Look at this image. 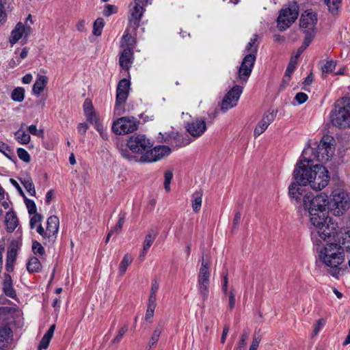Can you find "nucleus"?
<instances>
[{
    "label": "nucleus",
    "mask_w": 350,
    "mask_h": 350,
    "mask_svg": "<svg viewBox=\"0 0 350 350\" xmlns=\"http://www.w3.org/2000/svg\"><path fill=\"white\" fill-rule=\"evenodd\" d=\"M118 12V7L114 5L106 4L103 11V14L105 17H109Z\"/></svg>",
    "instance_id": "a18cd8bd"
},
{
    "label": "nucleus",
    "mask_w": 350,
    "mask_h": 350,
    "mask_svg": "<svg viewBox=\"0 0 350 350\" xmlns=\"http://www.w3.org/2000/svg\"><path fill=\"white\" fill-rule=\"evenodd\" d=\"M260 340H261L260 336H254L252 345L250 347V350H257Z\"/></svg>",
    "instance_id": "774afa93"
},
{
    "label": "nucleus",
    "mask_w": 350,
    "mask_h": 350,
    "mask_svg": "<svg viewBox=\"0 0 350 350\" xmlns=\"http://www.w3.org/2000/svg\"><path fill=\"white\" fill-rule=\"evenodd\" d=\"M249 333L244 332L240 338L239 345L236 350H245L246 346V341L247 340Z\"/></svg>",
    "instance_id": "6e6d98bb"
},
{
    "label": "nucleus",
    "mask_w": 350,
    "mask_h": 350,
    "mask_svg": "<svg viewBox=\"0 0 350 350\" xmlns=\"http://www.w3.org/2000/svg\"><path fill=\"white\" fill-rule=\"evenodd\" d=\"M152 145V142L143 134L133 135L126 142V146L132 152L142 154L146 153Z\"/></svg>",
    "instance_id": "6e6552de"
},
{
    "label": "nucleus",
    "mask_w": 350,
    "mask_h": 350,
    "mask_svg": "<svg viewBox=\"0 0 350 350\" xmlns=\"http://www.w3.org/2000/svg\"><path fill=\"white\" fill-rule=\"evenodd\" d=\"M42 219V215L39 213H33V216L31 217L29 225L31 229L34 228L36 224L39 223Z\"/></svg>",
    "instance_id": "0e129e2a"
},
{
    "label": "nucleus",
    "mask_w": 350,
    "mask_h": 350,
    "mask_svg": "<svg viewBox=\"0 0 350 350\" xmlns=\"http://www.w3.org/2000/svg\"><path fill=\"white\" fill-rule=\"evenodd\" d=\"M164 142L175 148L188 145L191 143V139L178 133H172L165 139Z\"/></svg>",
    "instance_id": "412c9836"
},
{
    "label": "nucleus",
    "mask_w": 350,
    "mask_h": 350,
    "mask_svg": "<svg viewBox=\"0 0 350 350\" xmlns=\"http://www.w3.org/2000/svg\"><path fill=\"white\" fill-rule=\"evenodd\" d=\"M25 204L27 206V208L28 210V213L30 215H32L33 213H36V206L35 202L32 200H29L25 198Z\"/></svg>",
    "instance_id": "13d9d810"
},
{
    "label": "nucleus",
    "mask_w": 350,
    "mask_h": 350,
    "mask_svg": "<svg viewBox=\"0 0 350 350\" xmlns=\"http://www.w3.org/2000/svg\"><path fill=\"white\" fill-rule=\"evenodd\" d=\"M336 62L334 60L327 61L326 63L321 67L323 73L332 72L336 68Z\"/></svg>",
    "instance_id": "49530a36"
},
{
    "label": "nucleus",
    "mask_w": 350,
    "mask_h": 350,
    "mask_svg": "<svg viewBox=\"0 0 350 350\" xmlns=\"http://www.w3.org/2000/svg\"><path fill=\"white\" fill-rule=\"evenodd\" d=\"M170 152L171 148L169 146H157L153 148H150L146 153L143 154L139 159V161L142 163L154 162L169 155Z\"/></svg>",
    "instance_id": "4468645a"
},
{
    "label": "nucleus",
    "mask_w": 350,
    "mask_h": 350,
    "mask_svg": "<svg viewBox=\"0 0 350 350\" xmlns=\"http://www.w3.org/2000/svg\"><path fill=\"white\" fill-rule=\"evenodd\" d=\"M202 202V192L197 191L192 195L191 206L193 212L198 213Z\"/></svg>",
    "instance_id": "c756f323"
},
{
    "label": "nucleus",
    "mask_w": 350,
    "mask_h": 350,
    "mask_svg": "<svg viewBox=\"0 0 350 350\" xmlns=\"http://www.w3.org/2000/svg\"><path fill=\"white\" fill-rule=\"evenodd\" d=\"M229 301L228 308L231 310L234 308L235 306V291L234 288H231L229 293H228Z\"/></svg>",
    "instance_id": "e2e57ef3"
},
{
    "label": "nucleus",
    "mask_w": 350,
    "mask_h": 350,
    "mask_svg": "<svg viewBox=\"0 0 350 350\" xmlns=\"http://www.w3.org/2000/svg\"><path fill=\"white\" fill-rule=\"evenodd\" d=\"M138 122L135 117H122L113 123L112 131L118 135L133 133L137 129Z\"/></svg>",
    "instance_id": "9b49d317"
},
{
    "label": "nucleus",
    "mask_w": 350,
    "mask_h": 350,
    "mask_svg": "<svg viewBox=\"0 0 350 350\" xmlns=\"http://www.w3.org/2000/svg\"><path fill=\"white\" fill-rule=\"evenodd\" d=\"M307 150H304L301 159L299 163L297 164L294 172H293V177L296 180L297 183L299 185L306 186L308 185V183H305L300 182L299 178H310V176L312 177L313 175H315L314 173L315 169L314 165L312 167L310 165L312 164L313 160L311 159H307L305 155L307 154Z\"/></svg>",
    "instance_id": "423d86ee"
},
{
    "label": "nucleus",
    "mask_w": 350,
    "mask_h": 350,
    "mask_svg": "<svg viewBox=\"0 0 350 350\" xmlns=\"http://www.w3.org/2000/svg\"><path fill=\"white\" fill-rule=\"evenodd\" d=\"M147 5L143 0H134L129 5V25L136 30L139 25L141 18L144 12V5Z\"/></svg>",
    "instance_id": "f8f14e48"
},
{
    "label": "nucleus",
    "mask_w": 350,
    "mask_h": 350,
    "mask_svg": "<svg viewBox=\"0 0 350 350\" xmlns=\"http://www.w3.org/2000/svg\"><path fill=\"white\" fill-rule=\"evenodd\" d=\"M342 0H325L329 11L334 12L338 10Z\"/></svg>",
    "instance_id": "8fccbe9b"
},
{
    "label": "nucleus",
    "mask_w": 350,
    "mask_h": 350,
    "mask_svg": "<svg viewBox=\"0 0 350 350\" xmlns=\"http://www.w3.org/2000/svg\"><path fill=\"white\" fill-rule=\"evenodd\" d=\"M84 113L87 120L92 124H97L98 118L94 111L92 101L90 99H85L83 103Z\"/></svg>",
    "instance_id": "5701e85b"
},
{
    "label": "nucleus",
    "mask_w": 350,
    "mask_h": 350,
    "mask_svg": "<svg viewBox=\"0 0 350 350\" xmlns=\"http://www.w3.org/2000/svg\"><path fill=\"white\" fill-rule=\"evenodd\" d=\"M40 268L41 263L36 257H31L27 264V269L31 273L37 272L40 269Z\"/></svg>",
    "instance_id": "f704fd0d"
},
{
    "label": "nucleus",
    "mask_w": 350,
    "mask_h": 350,
    "mask_svg": "<svg viewBox=\"0 0 350 350\" xmlns=\"http://www.w3.org/2000/svg\"><path fill=\"white\" fill-rule=\"evenodd\" d=\"M325 324V320L324 319H319L317 323L314 325V330L312 332V336H316L318 334L321 328L324 327Z\"/></svg>",
    "instance_id": "680f3d73"
},
{
    "label": "nucleus",
    "mask_w": 350,
    "mask_h": 350,
    "mask_svg": "<svg viewBox=\"0 0 350 350\" xmlns=\"http://www.w3.org/2000/svg\"><path fill=\"white\" fill-rule=\"evenodd\" d=\"M32 250L35 254H40L41 256H42L45 252L42 245L36 241L33 242Z\"/></svg>",
    "instance_id": "4d7b16f0"
},
{
    "label": "nucleus",
    "mask_w": 350,
    "mask_h": 350,
    "mask_svg": "<svg viewBox=\"0 0 350 350\" xmlns=\"http://www.w3.org/2000/svg\"><path fill=\"white\" fill-rule=\"evenodd\" d=\"M16 257V250L11 249L8 250L6 259V270L8 271H12L14 269V263Z\"/></svg>",
    "instance_id": "473e14b6"
},
{
    "label": "nucleus",
    "mask_w": 350,
    "mask_h": 350,
    "mask_svg": "<svg viewBox=\"0 0 350 350\" xmlns=\"http://www.w3.org/2000/svg\"><path fill=\"white\" fill-rule=\"evenodd\" d=\"M155 237L156 235L152 234L151 232H149L148 234H146L144 243V252H148V250L153 243Z\"/></svg>",
    "instance_id": "09e8293b"
},
{
    "label": "nucleus",
    "mask_w": 350,
    "mask_h": 350,
    "mask_svg": "<svg viewBox=\"0 0 350 350\" xmlns=\"http://www.w3.org/2000/svg\"><path fill=\"white\" fill-rule=\"evenodd\" d=\"M258 35L254 34L253 38L250 39V42L247 44L245 47V51L248 52V54H254L256 56V53L258 51V44H256L258 40Z\"/></svg>",
    "instance_id": "72a5a7b5"
},
{
    "label": "nucleus",
    "mask_w": 350,
    "mask_h": 350,
    "mask_svg": "<svg viewBox=\"0 0 350 350\" xmlns=\"http://www.w3.org/2000/svg\"><path fill=\"white\" fill-rule=\"evenodd\" d=\"M328 196L322 193L315 197L305 195L304 198L303 211L301 208L299 213L301 216H308L312 226L315 228L311 232L313 243L319 245L321 241L334 237L337 233L338 224L328 215Z\"/></svg>",
    "instance_id": "f257e3e1"
},
{
    "label": "nucleus",
    "mask_w": 350,
    "mask_h": 350,
    "mask_svg": "<svg viewBox=\"0 0 350 350\" xmlns=\"http://www.w3.org/2000/svg\"><path fill=\"white\" fill-rule=\"evenodd\" d=\"M59 218L55 215L50 216L46 222V234L48 235V245L54 243L57 238L59 229Z\"/></svg>",
    "instance_id": "a211bd4d"
},
{
    "label": "nucleus",
    "mask_w": 350,
    "mask_h": 350,
    "mask_svg": "<svg viewBox=\"0 0 350 350\" xmlns=\"http://www.w3.org/2000/svg\"><path fill=\"white\" fill-rule=\"evenodd\" d=\"M5 224L9 232H13L18 226V218L13 212H8L5 215Z\"/></svg>",
    "instance_id": "c85d7f7f"
},
{
    "label": "nucleus",
    "mask_w": 350,
    "mask_h": 350,
    "mask_svg": "<svg viewBox=\"0 0 350 350\" xmlns=\"http://www.w3.org/2000/svg\"><path fill=\"white\" fill-rule=\"evenodd\" d=\"M129 88L130 81L129 80H127L126 79H123L119 81L116 90V109L122 104L126 102L129 95Z\"/></svg>",
    "instance_id": "f3484780"
},
{
    "label": "nucleus",
    "mask_w": 350,
    "mask_h": 350,
    "mask_svg": "<svg viewBox=\"0 0 350 350\" xmlns=\"http://www.w3.org/2000/svg\"><path fill=\"white\" fill-rule=\"evenodd\" d=\"M132 261L133 258L130 255H124L119 266V272L120 275H123L125 273L128 267L130 265Z\"/></svg>",
    "instance_id": "e433bc0d"
},
{
    "label": "nucleus",
    "mask_w": 350,
    "mask_h": 350,
    "mask_svg": "<svg viewBox=\"0 0 350 350\" xmlns=\"http://www.w3.org/2000/svg\"><path fill=\"white\" fill-rule=\"evenodd\" d=\"M319 257L326 267H329V272L333 277L338 278L344 274L346 269L339 266L343 262L345 257L338 243H327L319 252Z\"/></svg>",
    "instance_id": "f03ea898"
},
{
    "label": "nucleus",
    "mask_w": 350,
    "mask_h": 350,
    "mask_svg": "<svg viewBox=\"0 0 350 350\" xmlns=\"http://www.w3.org/2000/svg\"><path fill=\"white\" fill-rule=\"evenodd\" d=\"M55 329V325L53 324L52 325H51L47 332L44 334V335L43 336L38 346L39 350H41L42 349H46L49 347V342L53 337Z\"/></svg>",
    "instance_id": "cd10ccee"
},
{
    "label": "nucleus",
    "mask_w": 350,
    "mask_h": 350,
    "mask_svg": "<svg viewBox=\"0 0 350 350\" xmlns=\"http://www.w3.org/2000/svg\"><path fill=\"white\" fill-rule=\"evenodd\" d=\"M267 127L268 126L262 121H260L254 129V137H257L261 135L267 129Z\"/></svg>",
    "instance_id": "864d4df0"
},
{
    "label": "nucleus",
    "mask_w": 350,
    "mask_h": 350,
    "mask_svg": "<svg viewBox=\"0 0 350 350\" xmlns=\"http://www.w3.org/2000/svg\"><path fill=\"white\" fill-rule=\"evenodd\" d=\"M162 330L163 327L161 325H158L156 327L148 343L150 348H152V347H154L156 345L162 332Z\"/></svg>",
    "instance_id": "37998d69"
},
{
    "label": "nucleus",
    "mask_w": 350,
    "mask_h": 350,
    "mask_svg": "<svg viewBox=\"0 0 350 350\" xmlns=\"http://www.w3.org/2000/svg\"><path fill=\"white\" fill-rule=\"evenodd\" d=\"M16 139L21 144H27L31 139L30 135L25 131L18 130L15 133Z\"/></svg>",
    "instance_id": "4c0bfd02"
},
{
    "label": "nucleus",
    "mask_w": 350,
    "mask_h": 350,
    "mask_svg": "<svg viewBox=\"0 0 350 350\" xmlns=\"http://www.w3.org/2000/svg\"><path fill=\"white\" fill-rule=\"evenodd\" d=\"M308 98V96L304 92H298L295 97V100L299 104L304 103Z\"/></svg>",
    "instance_id": "338daca9"
},
{
    "label": "nucleus",
    "mask_w": 350,
    "mask_h": 350,
    "mask_svg": "<svg viewBox=\"0 0 350 350\" xmlns=\"http://www.w3.org/2000/svg\"><path fill=\"white\" fill-rule=\"evenodd\" d=\"M304 33H306V36L302 44L308 47L314 37V33L313 31H310L309 30L304 31Z\"/></svg>",
    "instance_id": "052dcab7"
},
{
    "label": "nucleus",
    "mask_w": 350,
    "mask_h": 350,
    "mask_svg": "<svg viewBox=\"0 0 350 350\" xmlns=\"http://www.w3.org/2000/svg\"><path fill=\"white\" fill-rule=\"evenodd\" d=\"M302 185H299L298 183H293L290 185L288 187V194L291 198L295 199L296 201H301L302 198V204L298 208V211L301 208L303 211V204H304V198L305 195H312V193H305L304 190L301 188Z\"/></svg>",
    "instance_id": "6ab92c4d"
},
{
    "label": "nucleus",
    "mask_w": 350,
    "mask_h": 350,
    "mask_svg": "<svg viewBox=\"0 0 350 350\" xmlns=\"http://www.w3.org/2000/svg\"><path fill=\"white\" fill-rule=\"evenodd\" d=\"M3 291L8 297L12 299H14L16 297V291L12 286L11 276L8 274H6L5 276V280L3 284Z\"/></svg>",
    "instance_id": "bb28decb"
},
{
    "label": "nucleus",
    "mask_w": 350,
    "mask_h": 350,
    "mask_svg": "<svg viewBox=\"0 0 350 350\" xmlns=\"http://www.w3.org/2000/svg\"><path fill=\"white\" fill-rule=\"evenodd\" d=\"M11 98L14 101L22 102L25 98V89L22 87H17L12 92Z\"/></svg>",
    "instance_id": "58836bf2"
},
{
    "label": "nucleus",
    "mask_w": 350,
    "mask_h": 350,
    "mask_svg": "<svg viewBox=\"0 0 350 350\" xmlns=\"http://www.w3.org/2000/svg\"><path fill=\"white\" fill-rule=\"evenodd\" d=\"M186 131L193 137H200L206 131V124L203 118H197L185 125Z\"/></svg>",
    "instance_id": "dca6fc26"
},
{
    "label": "nucleus",
    "mask_w": 350,
    "mask_h": 350,
    "mask_svg": "<svg viewBox=\"0 0 350 350\" xmlns=\"http://www.w3.org/2000/svg\"><path fill=\"white\" fill-rule=\"evenodd\" d=\"M164 188L167 192L170 191V183L173 178V173L172 171H166L164 174Z\"/></svg>",
    "instance_id": "3c124183"
},
{
    "label": "nucleus",
    "mask_w": 350,
    "mask_h": 350,
    "mask_svg": "<svg viewBox=\"0 0 350 350\" xmlns=\"http://www.w3.org/2000/svg\"><path fill=\"white\" fill-rule=\"evenodd\" d=\"M24 31H25L24 25L21 22L18 23L15 28L11 32L10 43L12 45L16 44L22 38Z\"/></svg>",
    "instance_id": "a878e982"
},
{
    "label": "nucleus",
    "mask_w": 350,
    "mask_h": 350,
    "mask_svg": "<svg viewBox=\"0 0 350 350\" xmlns=\"http://www.w3.org/2000/svg\"><path fill=\"white\" fill-rule=\"evenodd\" d=\"M332 124L340 129L350 128V97L344 96L338 99L330 114Z\"/></svg>",
    "instance_id": "7ed1b4c3"
},
{
    "label": "nucleus",
    "mask_w": 350,
    "mask_h": 350,
    "mask_svg": "<svg viewBox=\"0 0 350 350\" xmlns=\"http://www.w3.org/2000/svg\"><path fill=\"white\" fill-rule=\"evenodd\" d=\"M210 265L204 257L202 259V267L200 269L198 279V291L202 297V299L206 300L208 295V286L210 284Z\"/></svg>",
    "instance_id": "1a4fd4ad"
},
{
    "label": "nucleus",
    "mask_w": 350,
    "mask_h": 350,
    "mask_svg": "<svg viewBox=\"0 0 350 350\" xmlns=\"http://www.w3.org/2000/svg\"><path fill=\"white\" fill-rule=\"evenodd\" d=\"M317 22V16L315 13L311 10H306L303 13L300 18V27L313 30L314 25Z\"/></svg>",
    "instance_id": "aec40b11"
},
{
    "label": "nucleus",
    "mask_w": 350,
    "mask_h": 350,
    "mask_svg": "<svg viewBox=\"0 0 350 350\" xmlns=\"http://www.w3.org/2000/svg\"><path fill=\"white\" fill-rule=\"evenodd\" d=\"M0 152H2L10 160L15 162L16 156L14 152L5 143L0 140Z\"/></svg>",
    "instance_id": "2f4dec72"
},
{
    "label": "nucleus",
    "mask_w": 350,
    "mask_h": 350,
    "mask_svg": "<svg viewBox=\"0 0 350 350\" xmlns=\"http://www.w3.org/2000/svg\"><path fill=\"white\" fill-rule=\"evenodd\" d=\"M47 83L48 77L46 76L38 75L32 88L33 94L36 96H40L41 92L45 88Z\"/></svg>",
    "instance_id": "b1692460"
},
{
    "label": "nucleus",
    "mask_w": 350,
    "mask_h": 350,
    "mask_svg": "<svg viewBox=\"0 0 350 350\" xmlns=\"http://www.w3.org/2000/svg\"><path fill=\"white\" fill-rule=\"evenodd\" d=\"M329 206L334 215H343L350 207V198L348 193L340 189L333 191L331 200H329Z\"/></svg>",
    "instance_id": "39448f33"
},
{
    "label": "nucleus",
    "mask_w": 350,
    "mask_h": 350,
    "mask_svg": "<svg viewBox=\"0 0 350 350\" xmlns=\"http://www.w3.org/2000/svg\"><path fill=\"white\" fill-rule=\"evenodd\" d=\"M133 55V49L131 47L124 48L119 59L120 66L123 69L129 70L131 66Z\"/></svg>",
    "instance_id": "4be33fe9"
},
{
    "label": "nucleus",
    "mask_w": 350,
    "mask_h": 350,
    "mask_svg": "<svg viewBox=\"0 0 350 350\" xmlns=\"http://www.w3.org/2000/svg\"><path fill=\"white\" fill-rule=\"evenodd\" d=\"M20 181L27 191L32 196L36 195V189L32 179L29 176L20 178Z\"/></svg>",
    "instance_id": "7c9ffc66"
},
{
    "label": "nucleus",
    "mask_w": 350,
    "mask_h": 350,
    "mask_svg": "<svg viewBox=\"0 0 350 350\" xmlns=\"http://www.w3.org/2000/svg\"><path fill=\"white\" fill-rule=\"evenodd\" d=\"M329 137H323L316 148L312 149V154L317 161L323 163L328 161L332 157L335 148L327 140Z\"/></svg>",
    "instance_id": "9d476101"
},
{
    "label": "nucleus",
    "mask_w": 350,
    "mask_h": 350,
    "mask_svg": "<svg viewBox=\"0 0 350 350\" xmlns=\"http://www.w3.org/2000/svg\"><path fill=\"white\" fill-rule=\"evenodd\" d=\"M255 61L256 55L254 54H247L243 59L238 71V78L242 82H247L252 73Z\"/></svg>",
    "instance_id": "2eb2a0df"
},
{
    "label": "nucleus",
    "mask_w": 350,
    "mask_h": 350,
    "mask_svg": "<svg viewBox=\"0 0 350 350\" xmlns=\"http://www.w3.org/2000/svg\"><path fill=\"white\" fill-rule=\"evenodd\" d=\"M275 116L276 112L273 111L271 113H266L260 121H262L268 126L275 120Z\"/></svg>",
    "instance_id": "603ef678"
},
{
    "label": "nucleus",
    "mask_w": 350,
    "mask_h": 350,
    "mask_svg": "<svg viewBox=\"0 0 350 350\" xmlns=\"http://www.w3.org/2000/svg\"><path fill=\"white\" fill-rule=\"evenodd\" d=\"M127 330H128L127 325H124V326H122L120 329L117 336L112 340V343H113V344L118 343L121 340L124 334L127 332Z\"/></svg>",
    "instance_id": "bf43d9fd"
},
{
    "label": "nucleus",
    "mask_w": 350,
    "mask_h": 350,
    "mask_svg": "<svg viewBox=\"0 0 350 350\" xmlns=\"http://www.w3.org/2000/svg\"><path fill=\"white\" fill-rule=\"evenodd\" d=\"M105 26V21L103 18H98L94 23L92 33L96 36H100L103 28Z\"/></svg>",
    "instance_id": "ea45409f"
},
{
    "label": "nucleus",
    "mask_w": 350,
    "mask_h": 350,
    "mask_svg": "<svg viewBox=\"0 0 350 350\" xmlns=\"http://www.w3.org/2000/svg\"><path fill=\"white\" fill-rule=\"evenodd\" d=\"M28 130H29V132L33 135H36L38 137H41L43 135V133H44L43 130H42V129L38 130L36 126L34 124L30 125L28 128Z\"/></svg>",
    "instance_id": "69168bd1"
},
{
    "label": "nucleus",
    "mask_w": 350,
    "mask_h": 350,
    "mask_svg": "<svg viewBox=\"0 0 350 350\" xmlns=\"http://www.w3.org/2000/svg\"><path fill=\"white\" fill-rule=\"evenodd\" d=\"M117 147L122 157L125 159H127L130 161H136L135 156L133 155L129 150L126 148V147H124L123 144H117Z\"/></svg>",
    "instance_id": "a19ab883"
},
{
    "label": "nucleus",
    "mask_w": 350,
    "mask_h": 350,
    "mask_svg": "<svg viewBox=\"0 0 350 350\" xmlns=\"http://www.w3.org/2000/svg\"><path fill=\"white\" fill-rule=\"evenodd\" d=\"M299 6L297 2H290L280 11L277 18V27L280 31L288 29L297 18L299 16Z\"/></svg>",
    "instance_id": "20e7f679"
},
{
    "label": "nucleus",
    "mask_w": 350,
    "mask_h": 350,
    "mask_svg": "<svg viewBox=\"0 0 350 350\" xmlns=\"http://www.w3.org/2000/svg\"><path fill=\"white\" fill-rule=\"evenodd\" d=\"M243 92V88L236 85L230 90L221 103V110L225 113L228 109L237 106L238 100Z\"/></svg>",
    "instance_id": "ddd939ff"
},
{
    "label": "nucleus",
    "mask_w": 350,
    "mask_h": 350,
    "mask_svg": "<svg viewBox=\"0 0 350 350\" xmlns=\"http://www.w3.org/2000/svg\"><path fill=\"white\" fill-rule=\"evenodd\" d=\"M297 64V61L295 58L291 57L285 71L284 77L286 78V79H284V81H288L290 79L291 75L294 72Z\"/></svg>",
    "instance_id": "c03bdc74"
},
{
    "label": "nucleus",
    "mask_w": 350,
    "mask_h": 350,
    "mask_svg": "<svg viewBox=\"0 0 350 350\" xmlns=\"http://www.w3.org/2000/svg\"><path fill=\"white\" fill-rule=\"evenodd\" d=\"M135 30H133V26H131L130 25H128L127 28L126 29L122 37V41L121 44V46L122 48L125 47H131L133 48V46L135 44V38L131 35L132 32L135 31Z\"/></svg>",
    "instance_id": "393cba45"
},
{
    "label": "nucleus",
    "mask_w": 350,
    "mask_h": 350,
    "mask_svg": "<svg viewBox=\"0 0 350 350\" xmlns=\"http://www.w3.org/2000/svg\"><path fill=\"white\" fill-rule=\"evenodd\" d=\"M8 1V0H0V25L5 21L7 18L4 4H5Z\"/></svg>",
    "instance_id": "5fc2aeb1"
},
{
    "label": "nucleus",
    "mask_w": 350,
    "mask_h": 350,
    "mask_svg": "<svg viewBox=\"0 0 350 350\" xmlns=\"http://www.w3.org/2000/svg\"><path fill=\"white\" fill-rule=\"evenodd\" d=\"M17 154L21 160L25 163H29L31 160V157L28 152L22 148H18L17 149Z\"/></svg>",
    "instance_id": "de8ad7c7"
},
{
    "label": "nucleus",
    "mask_w": 350,
    "mask_h": 350,
    "mask_svg": "<svg viewBox=\"0 0 350 350\" xmlns=\"http://www.w3.org/2000/svg\"><path fill=\"white\" fill-rule=\"evenodd\" d=\"M340 247L342 250V252L345 250L347 252H350V234L349 232H347L339 239V244Z\"/></svg>",
    "instance_id": "c9c22d12"
},
{
    "label": "nucleus",
    "mask_w": 350,
    "mask_h": 350,
    "mask_svg": "<svg viewBox=\"0 0 350 350\" xmlns=\"http://www.w3.org/2000/svg\"><path fill=\"white\" fill-rule=\"evenodd\" d=\"M314 173L312 177L310 178H299L300 182L308 183L311 188L314 190H321L326 187L329 180L328 170L322 165H314Z\"/></svg>",
    "instance_id": "0eeeda50"
},
{
    "label": "nucleus",
    "mask_w": 350,
    "mask_h": 350,
    "mask_svg": "<svg viewBox=\"0 0 350 350\" xmlns=\"http://www.w3.org/2000/svg\"><path fill=\"white\" fill-rule=\"evenodd\" d=\"M126 215V214L124 212H121L119 214V218L116 225L111 228V229L112 230V232L118 234L121 232L122 226L125 221Z\"/></svg>",
    "instance_id": "79ce46f5"
}]
</instances>
